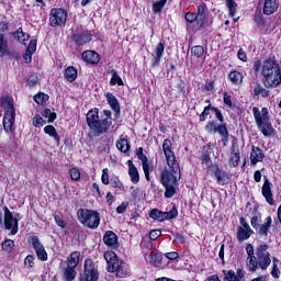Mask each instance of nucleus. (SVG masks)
Masks as SVG:
<instances>
[{
	"label": "nucleus",
	"mask_w": 281,
	"mask_h": 281,
	"mask_svg": "<svg viewBox=\"0 0 281 281\" xmlns=\"http://www.w3.org/2000/svg\"><path fill=\"white\" fill-rule=\"evenodd\" d=\"M103 257L108 263V271L110 273H115L116 278L128 276V263L117 259V255L113 250L105 251Z\"/></svg>",
	"instance_id": "6"
},
{
	"label": "nucleus",
	"mask_w": 281,
	"mask_h": 281,
	"mask_svg": "<svg viewBox=\"0 0 281 281\" xmlns=\"http://www.w3.org/2000/svg\"><path fill=\"white\" fill-rule=\"evenodd\" d=\"M261 194L269 205H276V200H273V191H271V182L267 178L261 187Z\"/></svg>",
	"instance_id": "15"
},
{
	"label": "nucleus",
	"mask_w": 281,
	"mask_h": 281,
	"mask_svg": "<svg viewBox=\"0 0 281 281\" xmlns=\"http://www.w3.org/2000/svg\"><path fill=\"white\" fill-rule=\"evenodd\" d=\"M274 12H278V3L276 0H266L263 4V14L269 16Z\"/></svg>",
	"instance_id": "23"
},
{
	"label": "nucleus",
	"mask_w": 281,
	"mask_h": 281,
	"mask_svg": "<svg viewBox=\"0 0 281 281\" xmlns=\"http://www.w3.org/2000/svg\"><path fill=\"white\" fill-rule=\"evenodd\" d=\"M273 223V220L271 216H268L263 224L259 225L258 234L259 236H268L269 235V229H271V224Z\"/></svg>",
	"instance_id": "22"
},
{
	"label": "nucleus",
	"mask_w": 281,
	"mask_h": 281,
	"mask_svg": "<svg viewBox=\"0 0 281 281\" xmlns=\"http://www.w3.org/2000/svg\"><path fill=\"white\" fill-rule=\"evenodd\" d=\"M74 41L76 45H86V43H90L91 35L90 34L75 35Z\"/></svg>",
	"instance_id": "36"
},
{
	"label": "nucleus",
	"mask_w": 281,
	"mask_h": 281,
	"mask_svg": "<svg viewBox=\"0 0 281 281\" xmlns=\"http://www.w3.org/2000/svg\"><path fill=\"white\" fill-rule=\"evenodd\" d=\"M168 169H164L160 176L161 186L165 187V198L172 199L177 194V186L181 181V168L179 162L167 164Z\"/></svg>",
	"instance_id": "1"
},
{
	"label": "nucleus",
	"mask_w": 281,
	"mask_h": 281,
	"mask_svg": "<svg viewBox=\"0 0 281 281\" xmlns=\"http://www.w3.org/2000/svg\"><path fill=\"white\" fill-rule=\"evenodd\" d=\"M68 82H74L78 78V70L74 66H69L64 74Z\"/></svg>",
	"instance_id": "30"
},
{
	"label": "nucleus",
	"mask_w": 281,
	"mask_h": 281,
	"mask_svg": "<svg viewBox=\"0 0 281 281\" xmlns=\"http://www.w3.org/2000/svg\"><path fill=\"white\" fill-rule=\"evenodd\" d=\"M262 159H265V154L262 153V149L252 146L250 154V164H252V166H256V164H258V161H262Z\"/></svg>",
	"instance_id": "20"
},
{
	"label": "nucleus",
	"mask_w": 281,
	"mask_h": 281,
	"mask_svg": "<svg viewBox=\"0 0 281 281\" xmlns=\"http://www.w3.org/2000/svg\"><path fill=\"white\" fill-rule=\"evenodd\" d=\"M76 268L67 266L66 268L63 269V278L65 281H74L76 280Z\"/></svg>",
	"instance_id": "28"
},
{
	"label": "nucleus",
	"mask_w": 281,
	"mask_h": 281,
	"mask_svg": "<svg viewBox=\"0 0 281 281\" xmlns=\"http://www.w3.org/2000/svg\"><path fill=\"white\" fill-rule=\"evenodd\" d=\"M162 150L164 155L166 157L167 164H178L177 162V156L175 155V151H172V142L170 139H165L162 143Z\"/></svg>",
	"instance_id": "14"
},
{
	"label": "nucleus",
	"mask_w": 281,
	"mask_h": 281,
	"mask_svg": "<svg viewBox=\"0 0 281 281\" xmlns=\"http://www.w3.org/2000/svg\"><path fill=\"white\" fill-rule=\"evenodd\" d=\"M69 175L72 181H78L80 179V170H78V168H71Z\"/></svg>",
	"instance_id": "52"
},
{
	"label": "nucleus",
	"mask_w": 281,
	"mask_h": 281,
	"mask_svg": "<svg viewBox=\"0 0 281 281\" xmlns=\"http://www.w3.org/2000/svg\"><path fill=\"white\" fill-rule=\"evenodd\" d=\"M237 57L239 60H241L243 63H247V53H245V50L243 48H240L237 53Z\"/></svg>",
	"instance_id": "62"
},
{
	"label": "nucleus",
	"mask_w": 281,
	"mask_h": 281,
	"mask_svg": "<svg viewBox=\"0 0 281 281\" xmlns=\"http://www.w3.org/2000/svg\"><path fill=\"white\" fill-rule=\"evenodd\" d=\"M200 161H202V164L207 166V168H212V158H210V156L202 154L200 156Z\"/></svg>",
	"instance_id": "53"
},
{
	"label": "nucleus",
	"mask_w": 281,
	"mask_h": 281,
	"mask_svg": "<svg viewBox=\"0 0 281 281\" xmlns=\"http://www.w3.org/2000/svg\"><path fill=\"white\" fill-rule=\"evenodd\" d=\"M255 22L257 23L258 27H260V29L265 27V25H266V23H267V22L265 21V18H262L261 14H256V15H255Z\"/></svg>",
	"instance_id": "55"
},
{
	"label": "nucleus",
	"mask_w": 281,
	"mask_h": 281,
	"mask_svg": "<svg viewBox=\"0 0 281 281\" xmlns=\"http://www.w3.org/2000/svg\"><path fill=\"white\" fill-rule=\"evenodd\" d=\"M252 114H254V119L257 124V127L262 133V135L265 137H271V135L276 133V130L271 124V117L269 116V109L262 108L260 111V109L254 106Z\"/></svg>",
	"instance_id": "5"
},
{
	"label": "nucleus",
	"mask_w": 281,
	"mask_h": 281,
	"mask_svg": "<svg viewBox=\"0 0 281 281\" xmlns=\"http://www.w3.org/2000/svg\"><path fill=\"white\" fill-rule=\"evenodd\" d=\"M209 170L213 172V175H215L217 183H221V181H225V171L221 170L218 166L209 167Z\"/></svg>",
	"instance_id": "33"
},
{
	"label": "nucleus",
	"mask_w": 281,
	"mask_h": 281,
	"mask_svg": "<svg viewBox=\"0 0 281 281\" xmlns=\"http://www.w3.org/2000/svg\"><path fill=\"white\" fill-rule=\"evenodd\" d=\"M82 59L90 65H98L100 63V55L94 50H86L82 53Z\"/></svg>",
	"instance_id": "17"
},
{
	"label": "nucleus",
	"mask_w": 281,
	"mask_h": 281,
	"mask_svg": "<svg viewBox=\"0 0 281 281\" xmlns=\"http://www.w3.org/2000/svg\"><path fill=\"white\" fill-rule=\"evenodd\" d=\"M66 262L67 267L76 269V267H78V262H80V251L71 252Z\"/></svg>",
	"instance_id": "25"
},
{
	"label": "nucleus",
	"mask_w": 281,
	"mask_h": 281,
	"mask_svg": "<svg viewBox=\"0 0 281 281\" xmlns=\"http://www.w3.org/2000/svg\"><path fill=\"white\" fill-rule=\"evenodd\" d=\"M198 25L200 27H210L212 25V22L207 19V13H204L203 15H196Z\"/></svg>",
	"instance_id": "38"
},
{
	"label": "nucleus",
	"mask_w": 281,
	"mask_h": 281,
	"mask_svg": "<svg viewBox=\"0 0 281 281\" xmlns=\"http://www.w3.org/2000/svg\"><path fill=\"white\" fill-rule=\"evenodd\" d=\"M104 117L101 116L98 113V109L90 110L86 117H87V124L90 128V131L93 132L95 137H100V135H104L109 128H111V124H113V119L111 117L112 113L111 110H103Z\"/></svg>",
	"instance_id": "2"
},
{
	"label": "nucleus",
	"mask_w": 281,
	"mask_h": 281,
	"mask_svg": "<svg viewBox=\"0 0 281 281\" xmlns=\"http://www.w3.org/2000/svg\"><path fill=\"white\" fill-rule=\"evenodd\" d=\"M203 54H205L203 46L198 45L191 48V55H193L194 58H202Z\"/></svg>",
	"instance_id": "43"
},
{
	"label": "nucleus",
	"mask_w": 281,
	"mask_h": 281,
	"mask_svg": "<svg viewBox=\"0 0 281 281\" xmlns=\"http://www.w3.org/2000/svg\"><path fill=\"white\" fill-rule=\"evenodd\" d=\"M103 241L108 247H112L113 249L117 248V235L112 231H108L103 236Z\"/></svg>",
	"instance_id": "18"
},
{
	"label": "nucleus",
	"mask_w": 281,
	"mask_h": 281,
	"mask_svg": "<svg viewBox=\"0 0 281 281\" xmlns=\"http://www.w3.org/2000/svg\"><path fill=\"white\" fill-rule=\"evenodd\" d=\"M36 45H37L36 40H31L26 48V52H29V54H36Z\"/></svg>",
	"instance_id": "54"
},
{
	"label": "nucleus",
	"mask_w": 281,
	"mask_h": 281,
	"mask_svg": "<svg viewBox=\"0 0 281 281\" xmlns=\"http://www.w3.org/2000/svg\"><path fill=\"white\" fill-rule=\"evenodd\" d=\"M178 215H179V212L175 206L168 212H161L157 209H153L149 214L150 218H153L154 221H160V222L171 221V218H177Z\"/></svg>",
	"instance_id": "12"
},
{
	"label": "nucleus",
	"mask_w": 281,
	"mask_h": 281,
	"mask_svg": "<svg viewBox=\"0 0 281 281\" xmlns=\"http://www.w3.org/2000/svg\"><path fill=\"white\" fill-rule=\"evenodd\" d=\"M224 273V281H246L245 280V272L243 270H223Z\"/></svg>",
	"instance_id": "16"
},
{
	"label": "nucleus",
	"mask_w": 281,
	"mask_h": 281,
	"mask_svg": "<svg viewBox=\"0 0 281 281\" xmlns=\"http://www.w3.org/2000/svg\"><path fill=\"white\" fill-rule=\"evenodd\" d=\"M111 74H112V78L110 80L111 87H115V85H119V87H123L124 81H122V77H120V74H117V70L112 69Z\"/></svg>",
	"instance_id": "34"
},
{
	"label": "nucleus",
	"mask_w": 281,
	"mask_h": 281,
	"mask_svg": "<svg viewBox=\"0 0 281 281\" xmlns=\"http://www.w3.org/2000/svg\"><path fill=\"white\" fill-rule=\"evenodd\" d=\"M100 280V270L98 263L92 259H86L83 265V272L79 277V281H98Z\"/></svg>",
	"instance_id": "9"
},
{
	"label": "nucleus",
	"mask_w": 281,
	"mask_h": 281,
	"mask_svg": "<svg viewBox=\"0 0 281 281\" xmlns=\"http://www.w3.org/2000/svg\"><path fill=\"white\" fill-rule=\"evenodd\" d=\"M106 100L112 111L115 112V117H120V102H117V98L113 93L108 92Z\"/></svg>",
	"instance_id": "21"
},
{
	"label": "nucleus",
	"mask_w": 281,
	"mask_h": 281,
	"mask_svg": "<svg viewBox=\"0 0 281 281\" xmlns=\"http://www.w3.org/2000/svg\"><path fill=\"white\" fill-rule=\"evenodd\" d=\"M42 115H43V117L48 120V124H52V122H54V120H56V113L52 112V110H49V109H45L43 111Z\"/></svg>",
	"instance_id": "45"
},
{
	"label": "nucleus",
	"mask_w": 281,
	"mask_h": 281,
	"mask_svg": "<svg viewBox=\"0 0 281 281\" xmlns=\"http://www.w3.org/2000/svg\"><path fill=\"white\" fill-rule=\"evenodd\" d=\"M128 164V175L131 177V181L132 183H139V171H137V167H135V165H133L132 160L127 161Z\"/></svg>",
	"instance_id": "24"
},
{
	"label": "nucleus",
	"mask_w": 281,
	"mask_h": 281,
	"mask_svg": "<svg viewBox=\"0 0 281 281\" xmlns=\"http://www.w3.org/2000/svg\"><path fill=\"white\" fill-rule=\"evenodd\" d=\"M1 106L5 109L3 116V128L5 133H12V127L14 126L15 111H14V100L10 97H2L0 99Z\"/></svg>",
	"instance_id": "7"
},
{
	"label": "nucleus",
	"mask_w": 281,
	"mask_h": 281,
	"mask_svg": "<svg viewBox=\"0 0 281 281\" xmlns=\"http://www.w3.org/2000/svg\"><path fill=\"white\" fill-rule=\"evenodd\" d=\"M34 256L27 255L24 259V266L26 269H33L34 267Z\"/></svg>",
	"instance_id": "51"
},
{
	"label": "nucleus",
	"mask_w": 281,
	"mask_h": 281,
	"mask_svg": "<svg viewBox=\"0 0 281 281\" xmlns=\"http://www.w3.org/2000/svg\"><path fill=\"white\" fill-rule=\"evenodd\" d=\"M78 221L89 229H98L100 227V214L95 211L80 209L77 212Z\"/></svg>",
	"instance_id": "8"
},
{
	"label": "nucleus",
	"mask_w": 281,
	"mask_h": 281,
	"mask_svg": "<svg viewBox=\"0 0 281 281\" xmlns=\"http://www.w3.org/2000/svg\"><path fill=\"white\" fill-rule=\"evenodd\" d=\"M261 76L265 78L266 89H276L281 85L280 65L274 57H270L262 63Z\"/></svg>",
	"instance_id": "3"
},
{
	"label": "nucleus",
	"mask_w": 281,
	"mask_h": 281,
	"mask_svg": "<svg viewBox=\"0 0 281 281\" xmlns=\"http://www.w3.org/2000/svg\"><path fill=\"white\" fill-rule=\"evenodd\" d=\"M254 234V229L251 227L237 228V240L238 243H245V240H249L251 235Z\"/></svg>",
	"instance_id": "19"
},
{
	"label": "nucleus",
	"mask_w": 281,
	"mask_h": 281,
	"mask_svg": "<svg viewBox=\"0 0 281 281\" xmlns=\"http://www.w3.org/2000/svg\"><path fill=\"white\" fill-rule=\"evenodd\" d=\"M228 78L233 85H243V74H240L238 70H232Z\"/></svg>",
	"instance_id": "32"
},
{
	"label": "nucleus",
	"mask_w": 281,
	"mask_h": 281,
	"mask_svg": "<svg viewBox=\"0 0 281 281\" xmlns=\"http://www.w3.org/2000/svg\"><path fill=\"white\" fill-rule=\"evenodd\" d=\"M137 157L142 161V164H144L145 161H148V157H146V155H144V148H142V147H139L137 149Z\"/></svg>",
	"instance_id": "59"
},
{
	"label": "nucleus",
	"mask_w": 281,
	"mask_h": 281,
	"mask_svg": "<svg viewBox=\"0 0 281 281\" xmlns=\"http://www.w3.org/2000/svg\"><path fill=\"white\" fill-rule=\"evenodd\" d=\"M164 43H159L156 47L154 56V65H159V60H161V56H164Z\"/></svg>",
	"instance_id": "35"
},
{
	"label": "nucleus",
	"mask_w": 281,
	"mask_h": 281,
	"mask_svg": "<svg viewBox=\"0 0 281 281\" xmlns=\"http://www.w3.org/2000/svg\"><path fill=\"white\" fill-rule=\"evenodd\" d=\"M271 276L272 278H274V280H280V268H278V263H272V268H271Z\"/></svg>",
	"instance_id": "49"
},
{
	"label": "nucleus",
	"mask_w": 281,
	"mask_h": 281,
	"mask_svg": "<svg viewBox=\"0 0 281 281\" xmlns=\"http://www.w3.org/2000/svg\"><path fill=\"white\" fill-rule=\"evenodd\" d=\"M143 166V170H144V175H145V179H147V181H150V172L153 170V166H150V164L147 161L142 162Z\"/></svg>",
	"instance_id": "44"
},
{
	"label": "nucleus",
	"mask_w": 281,
	"mask_h": 281,
	"mask_svg": "<svg viewBox=\"0 0 281 281\" xmlns=\"http://www.w3.org/2000/svg\"><path fill=\"white\" fill-rule=\"evenodd\" d=\"M216 133L222 137V142H227L229 138V133L227 132V126L221 124L217 126Z\"/></svg>",
	"instance_id": "39"
},
{
	"label": "nucleus",
	"mask_w": 281,
	"mask_h": 281,
	"mask_svg": "<svg viewBox=\"0 0 281 281\" xmlns=\"http://www.w3.org/2000/svg\"><path fill=\"white\" fill-rule=\"evenodd\" d=\"M3 56H10V48H8L5 35L0 34V58H3Z\"/></svg>",
	"instance_id": "27"
},
{
	"label": "nucleus",
	"mask_w": 281,
	"mask_h": 281,
	"mask_svg": "<svg viewBox=\"0 0 281 281\" xmlns=\"http://www.w3.org/2000/svg\"><path fill=\"white\" fill-rule=\"evenodd\" d=\"M2 249L4 251H12V249H14V240L12 239H7L2 243Z\"/></svg>",
	"instance_id": "48"
},
{
	"label": "nucleus",
	"mask_w": 281,
	"mask_h": 281,
	"mask_svg": "<svg viewBox=\"0 0 281 281\" xmlns=\"http://www.w3.org/2000/svg\"><path fill=\"white\" fill-rule=\"evenodd\" d=\"M45 124H47V122L43 120V116L37 114L33 117V126L36 128H41V126H45Z\"/></svg>",
	"instance_id": "47"
},
{
	"label": "nucleus",
	"mask_w": 281,
	"mask_h": 281,
	"mask_svg": "<svg viewBox=\"0 0 281 281\" xmlns=\"http://www.w3.org/2000/svg\"><path fill=\"white\" fill-rule=\"evenodd\" d=\"M184 19L188 23H194V21H196V13L188 12L186 13Z\"/></svg>",
	"instance_id": "58"
},
{
	"label": "nucleus",
	"mask_w": 281,
	"mask_h": 281,
	"mask_svg": "<svg viewBox=\"0 0 281 281\" xmlns=\"http://www.w3.org/2000/svg\"><path fill=\"white\" fill-rule=\"evenodd\" d=\"M101 181L104 186H109V169L104 168L102 170Z\"/></svg>",
	"instance_id": "57"
},
{
	"label": "nucleus",
	"mask_w": 281,
	"mask_h": 281,
	"mask_svg": "<svg viewBox=\"0 0 281 281\" xmlns=\"http://www.w3.org/2000/svg\"><path fill=\"white\" fill-rule=\"evenodd\" d=\"M167 2H168V0H159V1L155 2L153 5V12L155 14L161 12V10H164V5H166Z\"/></svg>",
	"instance_id": "46"
},
{
	"label": "nucleus",
	"mask_w": 281,
	"mask_h": 281,
	"mask_svg": "<svg viewBox=\"0 0 281 281\" xmlns=\"http://www.w3.org/2000/svg\"><path fill=\"white\" fill-rule=\"evenodd\" d=\"M44 133L46 135H49V137H54L55 142H57V144H60V136H58V132H56V127H54L53 125H46L44 127Z\"/></svg>",
	"instance_id": "31"
},
{
	"label": "nucleus",
	"mask_w": 281,
	"mask_h": 281,
	"mask_svg": "<svg viewBox=\"0 0 281 281\" xmlns=\"http://www.w3.org/2000/svg\"><path fill=\"white\" fill-rule=\"evenodd\" d=\"M250 225L254 229H258L260 227V217L258 215H255L250 220Z\"/></svg>",
	"instance_id": "56"
},
{
	"label": "nucleus",
	"mask_w": 281,
	"mask_h": 281,
	"mask_svg": "<svg viewBox=\"0 0 281 281\" xmlns=\"http://www.w3.org/2000/svg\"><path fill=\"white\" fill-rule=\"evenodd\" d=\"M213 113L215 114V117H217L218 122H224L223 114L221 113V110L218 108H212Z\"/></svg>",
	"instance_id": "63"
},
{
	"label": "nucleus",
	"mask_w": 281,
	"mask_h": 281,
	"mask_svg": "<svg viewBox=\"0 0 281 281\" xmlns=\"http://www.w3.org/2000/svg\"><path fill=\"white\" fill-rule=\"evenodd\" d=\"M238 161H240V151L238 149H234L231 154L229 164L233 168H236V166H238Z\"/></svg>",
	"instance_id": "41"
},
{
	"label": "nucleus",
	"mask_w": 281,
	"mask_h": 281,
	"mask_svg": "<svg viewBox=\"0 0 281 281\" xmlns=\"http://www.w3.org/2000/svg\"><path fill=\"white\" fill-rule=\"evenodd\" d=\"M256 256L250 265H248L247 269L250 273H256L258 269L261 271H267L271 266V252H269V245L261 244L257 247Z\"/></svg>",
	"instance_id": "4"
},
{
	"label": "nucleus",
	"mask_w": 281,
	"mask_h": 281,
	"mask_svg": "<svg viewBox=\"0 0 281 281\" xmlns=\"http://www.w3.org/2000/svg\"><path fill=\"white\" fill-rule=\"evenodd\" d=\"M218 126H216V123L214 122H209L206 125H205V132L206 133H211V135H214L216 134V130H217Z\"/></svg>",
	"instance_id": "50"
},
{
	"label": "nucleus",
	"mask_w": 281,
	"mask_h": 281,
	"mask_svg": "<svg viewBox=\"0 0 281 281\" xmlns=\"http://www.w3.org/2000/svg\"><path fill=\"white\" fill-rule=\"evenodd\" d=\"M14 37L19 41V43H25V41H30V34L23 32L22 27H19L15 31Z\"/></svg>",
	"instance_id": "37"
},
{
	"label": "nucleus",
	"mask_w": 281,
	"mask_h": 281,
	"mask_svg": "<svg viewBox=\"0 0 281 281\" xmlns=\"http://www.w3.org/2000/svg\"><path fill=\"white\" fill-rule=\"evenodd\" d=\"M127 207H128V203L127 202H123L121 205H119L116 207V213L117 214H124V212H126Z\"/></svg>",
	"instance_id": "61"
},
{
	"label": "nucleus",
	"mask_w": 281,
	"mask_h": 281,
	"mask_svg": "<svg viewBox=\"0 0 281 281\" xmlns=\"http://www.w3.org/2000/svg\"><path fill=\"white\" fill-rule=\"evenodd\" d=\"M4 212V227L11 232V236L19 234V220L10 212L8 206H3Z\"/></svg>",
	"instance_id": "10"
},
{
	"label": "nucleus",
	"mask_w": 281,
	"mask_h": 281,
	"mask_svg": "<svg viewBox=\"0 0 281 281\" xmlns=\"http://www.w3.org/2000/svg\"><path fill=\"white\" fill-rule=\"evenodd\" d=\"M116 148L121 153H128L131 150V145L128 144V139L123 138L122 136L116 140Z\"/></svg>",
	"instance_id": "29"
},
{
	"label": "nucleus",
	"mask_w": 281,
	"mask_h": 281,
	"mask_svg": "<svg viewBox=\"0 0 281 281\" xmlns=\"http://www.w3.org/2000/svg\"><path fill=\"white\" fill-rule=\"evenodd\" d=\"M161 236V231L160 229H154L149 233V238L150 240H157Z\"/></svg>",
	"instance_id": "60"
},
{
	"label": "nucleus",
	"mask_w": 281,
	"mask_h": 281,
	"mask_svg": "<svg viewBox=\"0 0 281 281\" xmlns=\"http://www.w3.org/2000/svg\"><path fill=\"white\" fill-rule=\"evenodd\" d=\"M252 95L254 98H260V95L261 98H269L270 92L262 85L256 83Z\"/></svg>",
	"instance_id": "26"
},
{
	"label": "nucleus",
	"mask_w": 281,
	"mask_h": 281,
	"mask_svg": "<svg viewBox=\"0 0 281 281\" xmlns=\"http://www.w3.org/2000/svg\"><path fill=\"white\" fill-rule=\"evenodd\" d=\"M227 5H228L231 16H234V14H236V3L229 2L227 3Z\"/></svg>",
	"instance_id": "64"
},
{
	"label": "nucleus",
	"mask_w": 281,
	"mask_h": 281,
	"mask_svg": "<svg viewBox=\"0 0 281 281\" xmlns=\"http://www.w3.org/2000/svg\"><path fill=\"white\" fill-rule=\"evenodd\" d=\"M49 22L52 27H63V25L67 23V11H65L64 9H52Z\"/></svg>",
	"instance_id": "11"
},
{
	"label": "nucleus",
	"mask_w": 281,
	"mask_h": 281,
	"mask_svg": "<svg viewBox=\"0 0 281 281\" xmlns=\"http://www.w3.org/2000/svg\"><path fill=\"white\" fill-rule=\"evenodd\" d=\"M33 100L34 102H36V104H45V102L49 100V95L46 93L40 92L33 97Z\"/></svg>",
	"instance_id": "42"
},
{
	"label": "nucleus",
	"mask_w": 281,
	"mask_h": 281,
	"mask_svg": "<svg viewBox=\"0 0 281 281\" xmlns=\"http://www.w3.org/2000/svg\"><path fill=\"white\" fill-rule=\"evenodd\" d=\"M30 243L38 260H42L43 262H45L47 260V251L45 250V246L41 244V239H38V236L31 237Z\"/></svg>",
	"instance_id": "13"
},
{
	"label": "nucleus",
	"mask_w": 281,
	"mask_h": 281,
	"mask_svg": "<svg viewBox=\"0 0 281 281\" xmlns=\"http://www.w3.org/2000/svg\"><path fill=\"white\" fill-rule=\"evenodd\" d=\"M246 254H247V259H246V267H249L251 265V261L256 258L254 255V246L251 244H248L246 246Z\"/></svg>",
	"instance_id": "40"
}]
</instances>
